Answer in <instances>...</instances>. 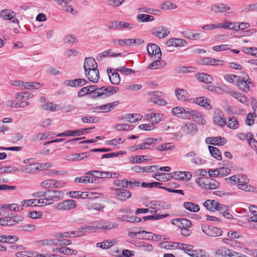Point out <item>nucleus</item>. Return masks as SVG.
<instances>
[{"label": "nucleus", "instance_id": "nucleus-53", "mask_svg": "<svg viewBox=\"0 0 257 257\" xmlns=\"http://www.w3.org/2000/svg\"><path fill=\"white\" fill-rule=\"evenodd\" d=\"M122 220L123 221L129 222L131 223L139 222L141 221L142 219L134 216H123L122 217Z\"/></svg>", "mask_w": 257, "mask_h": 257}, {"label": "nucleus", "instance_id": "nucleus-3", "mask_svg": "<svg viewBox=\"0 0 257 257\" xmlns=\"http://www.w3.org/2000/svg\"><path fill=\"white\" fill-rule=\"evenodd\" d=\"M152 34L160 39L167 37L170 34L168 28L164 26H159L151 30Z\"/></svg>", "mask_w": 257, "mask_h": 257}, {"label": "nucleus", "instance_id": "nucleus-19", "mask_svg": "<svg viewBox=\"0 0 257 257\" xmlns=\"http://www.w3.org/2000/svg\"><path fill=\"white\" fill-rule=\"evenodd\" d=\"M200 62L203 65H223L224 61L222 60L211 58L210 57H204L200 59Z\"/></svg>", "mask_w": 257, "mask_h": 257}, {"label": "nucleus", "instance_id": "nucleus-7", "mask_svg": "<svg viewBox=\"0 0 257 257\" xmlns=\"http://www.w3.org/2000/svg\"><path fill=\"white\" fill-rule=\"evenodd\" d=\"M114 195L116 198L121 201H125L131 197V193L124 189H115Z\"/></svg>", "mask_w": 257, "mask_h": 257}, {"label": "nucleus", "instance_id": "nucleus-21", "mask_svg": "<svg viewBox=\"0 0 257 257\" xmlns=\"http://www.w3.org/2000/svg\"><path fill=\"white\" fill-rule=\"evenodd\" d=\"M213 120L215 124L221 127L224 126L226 123L225 119L224 118L223 114L219 110L215 112V116L213 117Z\"/></svg>", "mask_w": 257, "mask_h": 257}, {"label": "nucleus", "instance_id": "nucleus-26", "mask_svg": "<svg viewBox=\"0 0 257 257\" xmlns=\"http://www.w3.org/2000/svg\"><path fill=\"white\" fill-rule=\"evenodd\" d=\"M183 35L184 38L193 40H199L202 37L200 34L194 33L193 30L184 31Z\"/></svg>", "mask_w": 257, "mask_h": 257}, {"label": "nucleus", "instance_id": "nucleus-57", "mask_svg": "<svg viewBox=\"0 0 257 257\" xmlns=\"http://www.w3.org/2000/svg\"><path fill=\"white\" fill-rule=\"evenodd\" d=\"M130 42L131 41H130V39H113L112 41V43L113 44H116L117 43L120 46H131V43Z\"/></svg>", "mask_w": 257, "mask_h": 257}, {"label": "nucleus", "instance_id": "nucleus-33", "mask_svg": "<svg viewBox=\"0 0 257 257\" xmlns=\"http://www.w3.org/2000/svg\"><path fill=\"white\" fill-rule=\"evenodd\" d=\"M208 149L211 155L213 158L218 160H221L222 159L221 153L220 150L217 148L209 146H208Z\"/></svg>", "mask_w": 257, "mask_h": 257}, {"label": "nucleus", "instance_id": "nucleus-58", "mask_svg": "<svg viewBox=\"0 0 257 257\" xmlns=\"http://www.w3.org/2000/svg\"><path fill=\"white\" fill-rule=\"evenodd\" d=\"M224 78L228 82L233 83L236 82V81H239L240 79V77L233 74H227L224 76Z\"/></svg>", "mask_w": 257, "mask_h": 257}, {"label": "nucleus", "instance_id": "nucleus-43", "mask_svg": "<svg viewBox=\"0 0 257 257\" xmlns=\"http://www.w3.org/2000/svg\"><path fill=\"white\" fill-rule=\"evenodd\" d=\"M226 124L229 128L231 129H236L238 126V121L234 117H228Z\"/></svg>", "mask_w": 257, "mask_h": 257}, {"label": "nucleus", "instance_id": "nucleus-40", "mask_svg": "<svg viewBox=\"0 0 257 257\" xmlns=\"http://www.w3.org/2000/svg\"><path fill=\"white\" fill-rule=\"evenodd\" d=\"M96 179L93 180L88 176H82L80 177H76L74 179V181L77 183H94L95 182Z\"/></svg>", "mask_w": 257, "mask_h": 257}, {"label": "nucleus", "instance_id": "nucleus-39", "mask_svg": "<svg viewBox=\"0 0 257 257\" xmlns=\"http://www.w3.org/2000/svg\"><path fill=\"white\" fill-rule=\"evenodd\" d=\"M187 113H188V116L186 119H192L194 120V121H195L196 119H197L199 115L201 114V112H198L195 110H193L190 108H188V110H187Z\"/></svg>", "mask_w": 257, "mask_h": 257}, {"label": "nucleus", "instance_id": "nucleus-22", "mask_svg": "<svg viewBox=\"0 0 257 257\" xmlns=\"http://www.w3.org/2000/svg\"><path fill=\"white\" fill-rule=\"evenodd\" d=\"M237 24L238 23H234L228 20H225L221 23L217 24V28H223L237 31L235 25Z\"/></svg>", "mask_w": 257, "mask_h": 257}, {"label": "nucleus", "instance_id": "nucleus-45", "mask_svg": "<svg viewBox=\"0 0 257 257\" xmlns=\"http://www.w3.org/2000/svg\"><path fill=\"white\" fill-rule=\"evenodd\" d=\"M138 20L140 22H148L154 20L153 16L146 14H139L137 16Z\"/></svg>", "mask_w": 257, "mask_h": 257}, {"label": "nucleus", "instance_id": "nucleus-62", "mask_svg": "<svg viewBox=\"0 0 257 257\" xmlns=\"http://www.w3.org/2000/svg\"><path fill=\"white\" fill-rule=\"evenodd\" d=\"M162 184V183H160V182H151V183L143 182L142 183V186L144 188H153L155 187H157L158 188L162 189V187H163L161 186Z\"/></svg>", "mask_w": 257, "mask_h": 257}, {"label": "nucleus", "instance_id": "nucleus-29", "mask_svg": "<svg viewBox=\"0 0 257 257\" xmlns=\"http://www.w3.org/2000/svg\"><path fill=\"white\" fill-rule=\"evenodd\" d=\"M195 102L197 104L203 106L207 109L209 110L211 109V106L209 103V100L204 97H200L196 98Z\"/></svg>", "mask_w": 257, "mask_h": 257}, {"label": "nucleus", "instance_id": "nucleus-34", "mask_svg": "<svg viewBox=\"0 0 257 257\" xmlns=\"http://www.w3.org/2000/svg\"><path fill=\"white\" fill-rule=\"evenodd\" d=\"M208 181V177H198L196 178L195 182L202 189H207Z\"/></svg>", "mask_w": 257, "mask_h": 257}, {"label": "nucleus", "instance_id": "nucleus-61", "mask_svg": "<svg viewBox=\"0 0 257 257\" xmlns=\"http://www.w3.org/2000/svg\"><path fill=\"white\" fill-rule=\"evenodd\" d=\"M125 153H126V152L124 151H119L118 152H114V153L105 154L102 155L101 158L104 159V158H113V157H118L119 155H124V154H125Z\"/></svg>", "mask_w": 257, "mask_h": 257}, {"label": "nucleus", "instance_id": "nucleus-12", "mask_svg": "<svg viewBox=\"0 0 257 257\" xmlns=\"http://www.w3.org/2000/svg\"><path fill=\"white\" fill-rule=\"evenodd\" d=\"M90 152H83L79 154H73L68 155L66 159L69 161H77L82 160L90 156Z\"/></svg>", "mask_w": 257, "mask_h": 257}, {"label": "nucleus", "instance_id": "nucleus-13", "mask_svg": "<svg viewBox=\"0 0 257 257\" xmlns=\"http://www.w3.org/2000/svg\"><path fill=\"white\" fill-rule=\"evenodd\" d=\"M187 110L188 108H182L181 107L177 106L172 109V112L176 116L182 119L188 117Z\"/></svg>", "mask_w": 257, "mask_h": 257}, {"label": "nucleus", "instance_id": "nucleus-59", "mask_svg": "<svg viewBox=\"0 0 257 257\" xmlns=\"http://www.w3.org/2000/svg\"><path fill=\"white\" fill-rule=\"evenodd\" d=\"M35 166L34 164H30L26 166H23L21 168V170L23 172H25L27 173H31L33 172L35 170H40V168L38 167L33 168Z\"/></svg>", "mask_w": 257, "mask_h": 257}, {"label": "nucleus", "instance_id": "nucleus-5", "mask_svg": "<svg viewBox=\"0 0 257 257\" xmlns=\"http://www.w3.org/2000/svg\"><path fill=\"white\" fill-rule=\"evenodd\" d=\"M172 224L178 226L179 228L190 227L192 226V222L191 220L186 218H176L171 220Z\"/></svg>", "mask_w": 257, "mask_h": 257}, {"label": "nucleus", "instance_id": "nucleus-17", "mask_svg": "<svg viewBox=\"0 0 257 257\" xmlns=\"http://www.w3.org/2000/svg\"><path fill=\"white\" fill-rule=\"evenodd\" d=\"M83 68L85 71H88L90 69L97 68V65L95 60L92 57L86 58L83 64Z\"/></svg>", "mask_w": 257, "mask_h": 257}, {"label": "nucleus", "instance_id": "nucleus-14", "mask_svg": "<svg viewBox=\"0 0 257 257\" xmlns=\"http://www.w3.org/2000/svg\"><path fill=\"white\" fill-rule=\"evenodd\" d=\"M113 71H114V69H107V73L109 76V80L112 84L118 85L120 82V77L118 73Z\"/></svg>", "mask_w": 257, "mask_h": 257}, {"label": "nucleus", "instance_id": "nucleus-35", "mask_svg": "<svg viewBox=\"0 0 257 257\" xmlns=\"http://www.w3.org/2000/svg\"><path fill=\"white\" fill-rule=\"evenodd\" d=\"M192 177V174L189 172H178L175 174V178L178 180L189 181Z\"/></svg>", "mask_w": 257, "mask_h": 257}, {"label": "nucleus", "instance_id": "nucleus-64", "mask_svg": "<svg viewBox=\"0 0 257 257\" xmlns=\"http://www.w3.org/2000/svg\"><path fill=\"white\" fill-rule=\"evenodd\" d=\"M139 246L143 248V250L147 251H151L153 250V247L151 244L145 241H140Z\"/></svg>", "mask_w": 257, "mask_h": 257}, {"label": "nucleus", "instance_id": "nucleus-16", "mask_svg": "<svg viewBox=\"0 0 257 257\" xmlns=\"http://www.w3.org/2000/svg\"><path fill=\"white\" fill-rule=\"evenodd\" d=\"M76 206V201L73 200H67L58 204V208L61 210H70Z\"/></svg>", "mask_w": 257, "mask_h": 257}, {"label": "nucleus", "instance_id": "nucleus-55", "mask_svg": "<svg viewBox=\"0 0 257 257\" xmlns=\"http://www.w3.org/2000/svg\"><path fill=\"white\" fill-rule=\"evenodd\" d=\"M238 188L248 192H257L256 189L251 185H247V184H239L238 185Z\"/></svg>", "mask_w": 257, "mask_h": 257}, {"label": "nucleus", "instance_id": "nucleus-48", "mask_svg": "<svg viewBox=\"0 0 257 257\" xmlns=\"http://www.w3.org/2000/svg\"><path fill=\"white\" fill-rule=\"evenodd\" d=\"M106 97L112 95L119 90V88L113 86H105Z\"/></svg>", "mask_w": 257, "mask_h": 257}, {"label": "nucleus", "instance_id": "nucleus-15", "mask_svg": "<svg viewBox=\"0 0 257 257\" xmlns=\"http://www.w3.org/2000/svg\"><path fill=\"white\" fill-rule=\"evenodd\" d=\"M226 140L220 137H208L206 139V143L208 144L217 146H223L226 144Z\"/></svg>", "mask_w": 257, "mask_h": 257}, {"label": "nucleus", "instance_id": "nucleus-18", "mask_svg": "<svg viewBox=\"0 0 257 257\" xmlns=\"http://www.w3.org/2000/svg\"><path fill=\"white\" fill-rule=\"evenodd\" d=\"M230 7L224 3H219L212 6L211 10L215 13H221L225 12L230 10Z\"/></svg>", "mask_w": 257, "mask_h": 257}, {"label": "nucleus", "instance_id": "nucleus-11", "mask_svg": "<svg viewBox=\"0 0 257 257\" xmlns=\"http://www.w3.org/2000/svg\"><path fill=\"white\" fill-rule=\"evenodd\" d=\"M238 83L239 88L245 92H247L249 90L248 84L251 83L249 78L247 75L246 77H241L239 81H236Z\"/></svg>", "mask_w": 257, "mask_h": 257}, {"label": "nucleus", "instance_id": "nucleus-37", "mask_svg": "<svg viewBox=\"0 0 257 257\" xmlns=\"http://www.w3.org/2000/svg\"><path fill=\"white\" fill-rule=\"evenodd\" d=\"M166 65V63L164 61H160L156 60L151 63L149 66L148 68L151 69H160Z\"/></svg>", "mask_w": 257, "mask_h": 257}, {"label": "nucleus", "instance_id": "nucleus-41", "mask_svg": "<svg viewBox=\"0 0 257 257\" xmlns=\"http://www.w3.org/2000/svg\"><path fill=\"white\" fill-rule=\"evenodd\" d=\"M44 110H51L52 111H58L61 109L59 105L54 104L53 102L45 104L42 106Z\"/></svg>", "mask_w": 257, "mask_h": 257}, {"label": "nucleus", "instance_id": "nucleus-44", "mask_svg": "<svg viewBox=\"0 0 257 257\" xmlns=\"http://www.w3.org/2000/svg\"><path fill=\"white\" fill-rule=\"evenodd\" d=\"M147 156H135L130 157L129 160L131 163L139 164L142 162L148 160L146 158Z\"/></svg>", "mask_w": 257, "mask_h": 257}, {"label": "nucleus", "instance_id": "nucleus-10", "mask_svg": "<svg viewBox=\"0 0 257 257\" xmlns=\"http://www.w3.org/2000/svg\"><path fill=\"white\" fill-rule=\"evenodd\" d=\"M161 141V139L148 138L144 140V142L141 144V145L143 150L150 149L154 147L156 143H160Z\"/></svg>", "mask_w": 257, "mask_h": 257}, {"label": "nucleus", "instance_id": "nucleus-6", "mask_svg": "<svg viewBox=\"0 0 257 257\" xmlns=\"http://www.w3.org/2000/svg\"><path fill=\"white\" fill-rule=\"evenodd\" d=\"M46 192L53 203L62 199L64 196L63 193L59 190L48 189Z\"/></svg>", "mask_w": 257, "mask_h": 257}, {"label": "nucleus", "instance_id": "nucleus-20", "mask_svg": "<svg viewBox=\"0 0 257 257\" xmlns=\"http://www.w3.org/2000/svg\"><path fill=\"white\" fill-rule=\"evenodd\" d=\"M41 186L45 189H49L53 187L57 188L60 187L59 183L55 179H47L44 180L41 183Z\"/></svg>", "mask_w": 257, "mask_h": 257}, {"label": "nucleus", "instance_id": "nucleus-31", "mask_svg": "<svg viewBox=\"0 0 257 257\" xmlns=\"http://www.w3.org/2000/svg\"><path fill=\"white\" fill-rule=\"evenodd\" d=\"M176 95L178 99L180 101H185L189 97L188 92L182 89H176Z\"/></svg>", "mask_w": 257, "mask_h": 257}, {"label": "nucleus", "instance_id": "nucleus-38", "mask_svg": "<svg viewBox=\"0 0 257 257\" xmlns=\"http://www.w3.org/2000/svg\"><path fill=\"white\" fill-rule=\"evenodd\" d=\"M4 216L3 217H0V225L12 226L10 214L7 212L6 215Z\"/></svg>", "mask_w": 257, "mask_h": 257}, {"label": "nucleus", "instance_id": "nucleus-50", "mask_svg": "<svg viewBox=\"0 0 257 257\" xmlns=\"http://www.w3.org/2000/svg\"><path fill=\"white\" fill-rule=\"evenodd\" d=\"M118 224L113 222L104 223L102 226H99V228L103 229L105 230H109L112 228H116Z\"/></svg>", "mask_w": 257, "mask_h": 257}, {"label": "nucleus", "instance_id": "nucleus-8", "mask_svg": "<svg viewBox=\"0 0 257 257\" xmlns=\"http://www.w3.org/2000/svg\"><path fill=\"white\" fill-rule=\"evenodd\" d=\"M148 53L151 55H154L156 58L160 59L162 56V52L160 47L155 44H148L147 47Z\"/></svg>", "mask_w": 257, "mask_h": 257}, {"label": "nucleus", "instance_id": "nucleus-51", "mask_svg": "<svg viewBox=\"0 0 257 257\" xmlns=\"http://www.w3.org/2000/svg\"><path fill=\"white\" fill-rule=\"evenodd\" d=\"M242 51L247 54L257 57V48L255 47H242Z\"/></svg>", "mask_w": 257, "mask_h": 257}, {"label": "nucleus", "instance_id": "nucleus-63", "mask_svg": "<svg viewBox=\"0 0 257 257\" xmlns=\"http://www.w3.org/2000/svg\"><path fill=\"white\" fill-rule=\"evenodd\" d=\"M242 11L245 13L257 11V2L253 4L245 6Z\"/></svg>", "mask_w": 257, "mask_h": 257}, {"label": "nucleus", "instance_id": "nucleus-36", "mask_svg": "<svg viewBox=\"0 0 257 257\" xmlns=\"http://www.w3.org/2000/svg\"><path fill=\"white\" fill-rule=\"evenodd\" d=\"M183 206L187 210L194 212H197L199 210V206L194 203L191 202H185L183 204Z\"/></svg>", "mask_w": 257, "mask_h": 257}, {"label": "nucleus", "instance_id": "nucleus-27", "mask_svg": "<svg viewBox=\"0 0 257 257\" xmlns=\"http://www.w3.org/2000/svg\"><path fill=\"white\" fill-rule=\"evenodd\" d=\"M195 77L200 81L207 84H210L213 81V78L211 75L205 73H198Z\"/></svg>", "mask_w": 257, "mask_h": 257}, {"label": "nucleus", "instance_id": "nucleus-46", "mask_svg": "<svg viewBox=\"0 0 257 257\" xmlns=\"http://www.w3.org/2000/svg\"><path fill=\"white\" fill-rule=\"evenodd\" d=\"M174 149V146L172 145L171 143H169L163 144L156 148V150L160 152L172 150Z\"/></svg>", "mask_w": 257, "mask_h": 257}, {"label": "nucleus", "instance_id": "nucleus-47", "mask_svg": "<svg viewBox=\"0 0 257 257\" xmlns=\"http://www.w3.org/2000/svg\"><path fill=\"white\" fill-rule=\"evenodd\" d=\"M69 194L72 198H81L82 199L87 198L88 195L86 192L80 191H73L70 192Z\"/></svg>", "mask_w": 257, "mask_h": 257}, {"label": "nucleus", "instance_id": "nucleus-49", "mask_svg": "<svg viewBox=\"0 0 257 257\" xmlns=\"http://www.w3.org/2000/svg\"><path fill=\"white\" fill-rule=\"evenodd\" d=\"M105 86H103L100 88H98L97 86L94 91V97H101L102 98H106V95L105 93Z\"/></svg>", "mask_w": 257, "mask_h": 257}, {"label": "nucleus", "instance_id": "nucleus-24", "mask_svg": "<svg viewBox=\"0 0 257 257\" xmlns=\"http://www.w3.org/2000/svg\"><path fill=\"white\" fill-rule=\"evenodd\" d=\"M66 82L67 83V85L75 87L83 86L87 83L85 79L82 78L69 80L66 81Z\"/></svg>", "mask_w": 257, "mask_h": 257}, {"label": "nucleus", "instance_id": "nucleus-56", "mask_svg": "<svg viewBox=\"0 0 257 257\" xmlns=\"http://www.w3.org/2000/svg\"><path fill=\"white\" fill-rule=\"evenodd\" d=\"M219 185L220 184L219 182L213 179L209 178V181H208V183L207 189L214 190L217 189L219 187Z\"/></svg>", "mask_w": 257, "mask_h": 257}, {"label": "nucleus", "instance_id": "nucleus-60", "mask_svg": "<svg viewBox=\"0 0 257 257\" xmlns=\"http://www.w3.org/2000/svg\"><path fill=\"white\" fill-rule=\"evenodd\" d=\"M151 119L152 122L154 123H157L161 120L160 113H151L147 115V119Z\"/></svg>", "mask_w": 257, "mask_h": 257}, {"label": "nucleus", "instance_id": "nucleus-9", "mask_svg": "<svg viewBox=\"0 0 257 257\" xmlns=\"http://www.w3.org/2000/svg\"><path fill=\"white\" fill-rule=\"evenodd\" d=\"M85 75L87 79L94 83L98 82L99 78V71L97 68L90 69L88 71H85Z\"/></svg>", "mask_w": 257, "mask_h": 257}, {"label": "nucleus", "instance_id": "nucleus-28", "mask_svg": "<svg viewBox=\"0 0 257 257\" xmlns=\"http://www.w3.org/2000/svg\"><path fill=\"white\" fill-rule=\"evenodd\" d=\"M111 49H108L106 50L99 54L96 57V59L98 61H101L104 58L106 57H117L120 56L121 55L120 53H114L111 52Z\"/></svg>", "mask_w": 257, "mask_h": 257}, {"label": "nucleus", "instance_id": "nucleus-30", "mask_svg": "<svg viewBox=\"0 0 257 257\" xmlns=\"http://www.w3.org/2000/svg\"><path fill=\"white\" fill-rule=\"evenodd\" d=\"M203 205L208 210H216L217 207H218L219 203L215 200H207L204 202Z\"/></svg>", "mask_w": 257, "mask_h": 257}, {"label": "nucleus", "instance_id": "nucleus-25", "mask_svg": "<svg viewBox=\"0 0 257 257\" xmlns=\"http://www.w3.org/2000/svg\"><path fill=\"white\" fill-rule=\"evenodd\" d=\"M15 15V12L10 9H4L0 12V17L5 20H12Z\"/></svg>", "mask_w": 257, "mask_h": 257}, {"label": "nucleus", "instance_id": "nucleus-42", "mask_svg": "<svg viewBox=\"0 0 257 257\" xmlns=\"http://www.w3.org/2000/svg\"><path fill=\"white\" fill-rule=\"evenodd\" d=\"M230 250L225 247H222L216 250L215 253L218 257H228Z\"/></svg>", "mask_w": 257, "mask_h": 257}, {"label": "nucleus", "instance_id": "nucleus-32", "mask_svg": "<svg viewBox=\"0 0 257 257\" xmlns=\"http://www.w3.org/2000/svg\"><path fill=\"white\" fill-rule=\"evenodd\" d=\"M30 103L27 101H21L20 103L16 102L15 101L13 100H7L6 102V105L7 106H14L15 107H21L24 108L28 105H29Z\"/></svg>", "mask_w": 257, "mask_h": 257}, {"label": "nucleus", "instance_id": "nucleus-1", "mask_svg": "<svg viewBox=\"0 0 257 257\" xmlns=\"http://www.w3.org/2000/svg\"><path fill=\"white\" fill-rule=\"evenodd\" d=\"M202 230L204 233L211 237H217L222 235L223 231L221 229L206 224L202 225Z\"/></svg>", "mask_w": 257, "mask_h": 257}, {"label": "nucleus", "instance_id": "nucleus-52", "mask_svg": "<svg viewBox=\"0 0 257 257\" xmlns=\"http://www.w3.org/2000/svg\"><path fill=\"white\" fill-rule=\"evenodd\" d=\"M177 8V6L176 4L170 2H164L161 5V9L164 11L174 10Z\"/></svg>", "mask_w": 257, "mask_h": 257}, {"label": "nucleus", "instance_id": "nucleus-54", "mask_svg": "<svg viewBox=\"0 0 257 257\" xmlns=\"http://www.w3.org/2000/svg\"><path fill=\"white\" fill-rule=\"evenodd\" d=\"M185 127L188 134H194L198 131V128L195 124L189 123L186 124Z\"/></svg>", "mask_w": 257, "mask_h": 257}, {"label": "nucleus", "instance_id": "nucleus-23", "mask_svg": "<svg viewBox=\"0 0 257 257\" xmlns=\"http://www.w3.org/2000/svg\"><path fill=\"white\" fill-rule=\"evenodd\" d=\"M96 85L88 86L82 88L78 92V97H82L86 94L89 93L93 94V96L94 95V91L96 89Z\"/></svg>", "mask_w": 257, "mask_h": 257}, {"label": "nucleus", "instance_id": "nucleus-4", "mask_svg": "<svg viewBox=\"0 0 257 257\" xmlns=\"http://www.w3.org/2000/svg\"><path fill=\"white\" fill-rule=\"evenodd\" d=\"M113 183L115 185L123 188H133L134 187L139 186L140 185V183L135 181L134 180H116L114 181Z\"/></svg>", "mask_w": 257, "mask_h": 257}, {"label": "nucleus", "instance_id": "nucleus-2", "mask_svg": "<svg viewBox=\"0 0 257 257\" xmlns=\"http://www.w3.org/2000/svg\"><path fill=\"white\" fill-rule=\"evenodd\" d=\"M162 93L160 91H151L148 93V95L151 96L150 101L153 102L155 104H158L159 105H165L167 104V101L160 98L162 96Z\"/></svg>", "mask_w": 257, "mask_h": 257}]
</instances>
